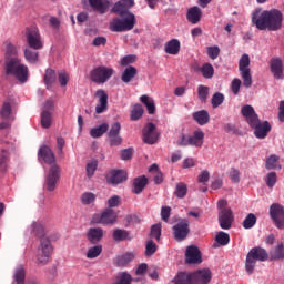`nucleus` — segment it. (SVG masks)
<instances>
[{"mask_svg": "<svg viewBox=\"0 0 284 284\" xmlns=\"http://www.w3.org/2000/svg\"><path fill=\"white\" fill-rule=\"evenodd\" d=\"M135 254L132 252L125 253L123 255H120L116 260V263L120 267H124V265H128L131 261H134Z\"/></svg>", "mask_w": 284, "mask_h": 284, "instance_id": "obj_40", "label": "nucleus"}, {"mask_svg": "<svg viewBox=\"0 0 284 284\" xmlns=\"http://www.w3.org/2000/svg\"><path fill=\"white\" fill-rule=\"evenodd\" d=\"M207 57L214 61V59H219V54H221V49L219 45L207 47L206 48Z\"/></svg>", "mask_w": 284, "mask_h": 284, "instance_id": "obj_58", "label": "nucleus"}, {"mask_svg": "<svg viewBox=\"0 0 284 284\" xmlns=\"http://www.w3.org/2000/svg\"><path fill=\"white\" fill-rule=\"evenodd\" d=\"M189 139H190V145H193V148H203L205 133L203 132V130L197 129L193 132L192 135H189Z\"/></svg>", "mask_w": 284, "mask_h": 284, "instance_id": "obj_25", "label": "nucleus"}, {"mask_svg": "<svg viewBox=\"0 0 284 284\" xmlns=\"http://www.w3.org/2000/svg\"><path fill=\"white\" fill-rule=\"evenodd\" d=\"M248 254L252 255V257L254 260L261 261V262L267 261V258H268L267 251H265V248L258 247V246L251 248Z\"/></svg>", "mask_w": 284, "mask_h": 284, "instance_id": "obj_28", "label": "nucleus"}, {"mask_svg": "<svg viewBox=\"0 0 284 284\" xmlns=\"http://www.w3.org/2000/svg\"><path fill=\"white\" fill-rule=\"evenodd\" d=\"M159 139V133L156 132V125L154 123H148L143 129V141L149 145H154Z\"/></svg>", "mask_w": 284, "mask_h": 284, "instance_id": "obj_16", "label": "nucleus"}, {"mask_svg": "<svg viewBox=\"0 0 284 284\" xmlns=\"http://www.w3.org/2000/svg\"><path fill=\"white\" fill-rule=\"evenodd\" d=\"M229 179L232 183H241V171L236 168H231L229 171Z\"/></svg>", "mask_w": 284, "mask_h": 284, "instance_id": "obj_54", "label": "nucleus"}, {"mask_svg": "<svg viewBox=\"0 0 284 284\" xmlns=\"http://www.w3.org/2000/svg\"><path fill=\"white\" fill-rule=\"evenodd\" d=\"M201 17H203V11L199 7H193L187 10L186 19L193 26H196L199 21H201Z\"/></svg>", "mask_w": 284, "mask_h": 284, "instance_id": "obj_27", "label": "nucleus"}, {"mask_svg": "<svg viewBox=\"0 0 284 284\" xmlns=\"http://www.w3.org/2000/svg\"><path fill=\"white\" fill-rule=\"evenodd\" d=\"M140 101L145 105L149 114L156 112V104H154V99L150 98V95H141Z\"/></svg>", "mask_w": 284, "mask_h": 284, "instance_id": "obj_35", "label": "nucleus"}, {"mask_svg": "<svg viewBox=\"0 0 284 284\" xmlns=\"http://www.w3.org/2000/svg\"><path fill=\"white\" fill-rule=\"evenodd\" d=\"M102 252H103L102 245L92 246L87 252V258H98V256H101Z\"/></svg>", "mask_w": 284, "mask_h": 284, "instance_id": "obj_46", "label": "nucleus"}, {"mask_svg": "<svg viewBox=\"0 0 284 284\" xmlns=\"http://www.w3.org/2000/svg\"><path fill=\"white\" fill-rule=\"evenodd\" d=\"M164 52L172 55L179 54L181 52V41L179 39H171L164 44Z\"/></svg>", "mask_w": 284, "mask_h": 284, "instance_id": "obj_26", "label": "nucleus"}, {"mask_svg": "<svg viewBox=\"0 0 284 284\" xmlns=\"http://www.w3.org/2000/svg\"><path fill=\"white\" fill-rule=\"evenodd\" d=\"M110 125L108 123H102L97 128L90 130V136L92 139H100L105 132H108Z\"/></svg>", "mask_w": 284, "mask_h": 284, "instance_id": "obj_34", "label": "nucleus"}, {"mask_svg": "<svg viewBox=\"0 0 284 284\" xmlns=\"http://www.w3.org/2000/svg\"><path fill=\"white\" fill-rule=\"evenodd\" d=\"M271 261H283L284 245L278 243L272 251H270Z\"/></svg>", "mask_w": 284, "mask_h": 284, "instance_id": "obj_33", "label": "nucleus"}, {"mask_svg": "<svg viewBox=\"0 0 284 284\" xmlns=\"http://www.w3.org/2000/svg\"><path fill=\"white\" fill-rule=\"evenodd\" d=\"M277 176L275 172H270L265 178L267 187H274L276 185Z\"/></svg>", "mask_w": 284, "mask_h": 284, "instance_id": "obj_61", "label": "nucleus"}, {"mask_svg": "<svg viewBox=\"0 0 284 284\" xmlns=\"http://www.w3.org/2000/svg\"><path fill=\"white\" fill-rule=\"evenodd\" d=\"M108 139L111 148L121 145L123 143V138H121V135H108Z\"/></svg>", "mask_w": 284, "mask_h": 284, "instance_id": "obj_63", "label": "nucleus"}, {"mask_svg": "<svg viewBox=\"0 0 284 284\" xmlns=\"http://www.w3.org/2000/svg\"><path fill=\"white\" fill-rule=\"evenodd\" d=\"M253 123L254 124H250V128L255 130L254 135L256 139H265L272 131V124H270L267 121L261 122V120L257 118Z\"/></svg>", "mask_w": 284, "mask_h": 284, "instance_id": "obj_11", "label": "nucleus"}, {"mask_svg": "<svg viewBox=\"0 0 284 284\" xmlns=\"http://www.w3.org/2000/svg\"><path fill=\"white\" fill-rule=\"evenodd\" d=\"M57 81V72L52 69H47L44 74V83L47 88H52V83Z\"/></svg>", "mask_w": 284, "mask_h": 284, "instance_id": "obj_41", "label": "nucleus"}, {"mask_svg": "<svg viewBox=\"0 0 284 284\" xmlns=\"http://www.w3.org/2000/svg\"><path fill=\"white\" fill-rule=\"evenodd\" d=\"M175 284H194L192 273L181 272L174 278Z\"/></svg>", "mask_w": 284, "mask_h": 284, "instance_id": "obj_31", "label": "nucleus"}, {"mask_svg": "<svg viewBox=\"0 0 284 284\" xmlns=\"http://www.w3.org/2000/svg\"><path fill=\"white\" fill-rule=\"evenodd\" d=\"M14 278L18 284H23L26 281V270L19 267L14 273Z\"/></svg>", "mask_w": 284, "mask_h": 284, "instance_id": "obj_60", "label": "nucleus"}, {"mask_svg": "<svg viewBox=\"0 0 284 284\" xmlns=\"http://www.w3.org/2000/svg\"><path fill=\"white\" fill-rule=\"evenodd\" d=\"M128 180V172L123 170H113L108 173L106 181L111 183V185H119V183H123V181Z\"/></svg>", "mask_w": 284, "mask_h": 284, "instance_id": "obj_19", "label": "nucleus"}, {"mask_svg": "<svg viewBox=\"0 0 284 284\" xmlns=\"http://www.w3.org/2000/svg\"><path fill=\"white\" fill-rule=\"evenodd\" d=\"M119 219V215L112 209H105L102 213H95L92 216L91 223L101 225H114Z\"/></svg>", "mask_w": 284, "mask_h": 284, "instance_id": "obj_8", "label": "nucleus"}, {"mask_svg": "<svg viewBox=\"0 0 284 284\" xmlns=\"http://www.w3.org/2000/svg\"><path fill=\"white\" fill-rule=\"evenodd\" d=\"M187 194V185L185 183H179L175 189V196L178 199H184Z\"/></svg>", "mask_w": 284, "mask_h": 284, "instance_id": "obj_55", "label": "nucleus"}, {"mask_svg": "<svg viewBox=\"0 0 284 284\" xmlns=\"http://www.w3.org/2000/svg\"><path fill=\"white\" fill-rule=\"evenodd\" d=\"M185 263H187V265H199L200 263H203L201 251L195 245L187 246L185 252Z\"/></svg>", "mask_w": 284, "mask_h": 284, "instance_id": "obj_14", "label": "nucleus"}, {"mask_svg": "<svg viewBox=\"0 0 284 284\" xmlns=\"http://www.w3.org/2000/svg\"><path fill=\"white\" fill-rule=\"evenodd\" d=\"M134 26H136V17L134 16V13H128V16L122 17V19H113L110 22L109 28L111 32H128L130 30H133Z\"/></svg>", "mask_w": 284, "mask_h": 284, "instance_id": "obj_3", "label": "nucleus"}, {"mask_svg": "<svg viewBox=\"0 0 284 284\" xmlns=\"http://www.w3.org/2000/svg\"><path fill=\"white\" fill-rule=\"evenodd\" d=\"M200 71L204 79H212V77H214V67L210 63H204Z\"/></svg>", "mask_w": 284, "mask_h": 284, "instance_id": "obj_44", "label": "nucleus"}, {"mask_svg": "<svg viewBox=\"0 0 284 284\" xmlns=\"http://www.w3.org/2000/svg\"><path fill=\"white\" fill-rule=\"evenodd\" d=\"M95 97L98 99V104L95 106L97 114H103L105 110H108V93L105 90L99 89L95 92Z\"/></svg>", "mask_w": 284, "mask_h": 284, "instance_id": "obj_20", "label": "nucleus"}, {"mask_svg": "<svg viewBox=\"0 0 284 284\" xmlns=\"http://www.w3.org/2000/svg\"><path fill=\"white\" fill-rule=\"evenodd\" d=\"M41 125L45 130H48V128H50V125H52V113H50V111H42Z\"/></svg>", "mask_w": 284, "mask_h": 284, "instance_id": "obj_47", "label": "nucleus"}, {"mask_svg": "<svg viewBox=\"0 0 284 284\" xmlns=\"http://www.w3.org/2000/svg\"><path fill=\"white\" fill-rule=\"evenodd\" d=\"M31 231L36 236H45V227L43 226V223L41 222H33L31 225Z\"/></svg>", "mask_w": 284, "mask_h": 284, "instance_id": "obj_43", "label": "nucleus"}, {"mask_svg": "<svg viewBox=\"0 0 284 284\" xmlns=\"http://www.w3.org/2000/svg\"><path fill=\"white\" fill-rule=\"evenodd\" d=\"M271 73L273 74V78L276 79L277 81H283L284 79V73H283V59L275 57L272 58L268 62Z\"/></svg>", "mask_w": 284, "mask_h": 284, "instance_id": "obj_12", "label": "nucleus"}, {"mask_svg": "<svg viewBox=\"0 0 284 284\" xmlns=\"http://www.w3.org/2000/svg\"><path fill=\"white\" fill-rule=\"evenodd\" d=\"M250 54L244 53L239 60V71L243 81L244 88H252V70L250 69Z\"/></svg>", "mask_w": 284, "mask_h": 284, "instance_id": "obj_7", "label": "nucleus"}, {"mask_svg": "<svg viewBox=\"0 0 284 284\" xmlns=\"http://www.w3.org/2000/svg\"><path fill=\"white\" fill-rule=\"evenodd\" d=\"M145 185H148V178H145V175L134 179L133 193L141 194V192H143V190H145Z\"/></svg>", "mask_w": 284, "mask_h": 284, "instance_id": "obj_30", "label": "nucleus"}, {"mask_svg": "<svg viewBox=\"0 0 284 284\" xmlns=\"http://www.w3.org/2000/svg\"><path fill=\"white\" fill-rule=\"evenodd\" d=\"M135 77H136V68L129 67L122 73V81L123 83H130V81H132V79H134Z\"/></svg>", "mask_w": 284, "mask_h": 284, "instance_id": "obj_39", "label": "nucleus"}, {"mask_svg": "<svg viewBox=\"0 0 284 284\" xmlns=\"http://www.w3.org/2000/svg\"><path fill=\"white\" fill-rule=\"evenodd\" d=\"M24 59L28 63H38L39 62V51H34L30 48L24 49Z\"/></svg>", "mask_w": 284, "mask_h": 284, "instance_id": "obj_36", "label": "nucleus"}, {"mask_svg": "<svg viewBox=\"0 0 284 284\" xmlns=\"http://www.w3.org/2000/svg\"><path fill=\"white\" fill-rule=\"evenodd\" d=\"M255 267H256V260H254V257L250 255V253H247L246 262H245V271L248 274H253Z\"/></svg>", "mask_w": 284, "mask_h": 284, "instance_id": "obj_50", "label": "nucleus"}, {"mask_svg": "<svg viewBox=\"0 0 284 284\" xmlns=\"http://www.w3.org/2000/svg\"><path fill=\"white\" fill-rule=\"evenodd\" d=\"M278 155L272 154L266 159L265 168L266 170H281V165H278Z\"/></svg>", "mask_w": 284, "mask_h": 284, "instance_id": "obj_38", "label": "nucleus"}, {"mask_svg": "<svg viewBox=\"0 0 284 284\" xmlns=\"http://www.w3.org/2000/svg\"><path fill=\"white\" fill-rule=\"evenodd\" d=\"M223 101H225V95L221 92H216L213 94L211 103L212 108L216 109L220 105H223Z\"/></svg>", "mask_w": 284, "mask_h": 284, "instance_id": "obj_52", "label": "nucleus"}, {"mask_svg": "<svg viewBox=\"0 0 284 284\" xmlns=\"http://www.w3.org/2000/svg\"><path fill=\"white\" fill-rule=\"evenodd\" d=\"M26 39L31 50H42L43 39L41 38V33H39V28L37 27L27 28Z\"/></svg>", "mask_w": 284, "mask_h": 284, "instance_id": "obj_9", "label": "nucleus"}, {"mask_svg": "<svg viewBox=\"0 0 284 284\" xmlns=\"http://www.w3.org/2000/svg\"><path fill=\"white\" fill-rule=\"evenodd\" d=\"M254 225H256V215L250 213L243 221V229L252 230Z\"/></svg>", "mask_w": 284, "mask_h": 284, "instance_id": "obj_51", "label": "nucleus"}, {"mask_svg": "<svg viewBox=\"0 0 284 284\" xmlns=\"http://www.w3.org/2000/svg\"><path fill=\"white\" fill-rule=\"evenodd\" d=\"M156 243L154 241L149 240L145 245V256H153V254H156Z\"/></svg>", "mask_w": 284, "mask_h": 284, "instance_id": "obj_56", "label": "nucleus"}, {"mask_svg": "<svg viewBox=\"0 0 284 284\" xmlns=\"http://www.w3.org/2000/svg\"><path fill=\"white\" fill-rule=\"evenodd\" d=\"M60 180L61 166H59L58 164H52L44 178V190H47V192H54V190H57V185H59Z\"/></svg>", "mask_w": 284, "mask_h": 284, "instance_id": "obj_4", "label": "nucleus"}, {"mask_svg": "<svg viewBox=\"0 0 284 284\" xmlns=\"http://www.w3.org/2000/svg\"><path fill=\"white\" fill-rule=\"evenodd\" d=\"M113 239L118 242L121 241H130L132 237H130V232L123 229H115L113 231Z\"/></svg>", "mask_w": 284, "mask_h": 284, "instance_id": "obj_37", "label": "nucleus"}, {"mask_svg": "<svg viewBox=\"0 0 284 284\" xmlns=\"http://www.w3.org/2000/svg\"><path fill=\"white\" fill-rule=\"evenodd\" d=\"M132 283V275L126 272L119 273L115 277L114 284H131Z\"/></svg>", "mask_w": 284, "mask_h": 284, "instance_id": "obj_45", "label": "nucleus"}, {"mask_svg": "<svg viewBox=\"0 0 284 284\" xmlns=\"http://www.w3.org/2000/svg\"><path fill=\"white\" fill-rule=\"evenodd\" d=\"M252 23L257 30L277 32L283 28V12L278 9H257L252 13Z\"/></svg>", "mask_w": 284, "mask_h": 284, "instance_id": "obj_2", "label": "nucleus"}, {"mask_svg": "<svg viewBox=\"0 0 284 284\" xmlns=\"http://www.w3.org/2000/svg\"><path fill=\"white\" fill-rule=\"evenodd\" d=\"M10 114H12V104L4 102L0 110V116H2V119H10Z\"/></svg>", "mask_w": 284, "mask_h": 284, "instance_id": "obj_53", "label": "nucleus"}, {"mask_svg": "<svg viewBox=\"0 0 284 284\" xmlns=\"http://www.w3.org/2000/svg\"><path fill=\"white\" fill-rule=\"evenodd\" d=\"M192 275L193 284H210L212 281V271L210 268L197 270Z\"/></svg>", "mask_w": 284, "mask_h": 284, "instance_id": "obj_17", "label": "nucleus"}, {"mask_svg": "<svg viewBox=\"0 0 284 284\" xmlns=\"http://www.w3.org/2000/svg\"><path fill=\"white\" fill-rule=\"evenodd\" d=\"M114 75V69L105 65H100L94 68L90 72V79L93 83H98L99 85H102L103 83H108L110 79Z\"/></svg>", "mask_w": 284, "mask_h": 284, "instance_id": "obj_5", "label": "nucleus"}, {"mask_svg": "<svg viewBox=\"0 0 284 284\" xmlns=\"http://www.w3.org/2000/svg\"><path fill=\"white\" fill-rule=\"evenodd\" d=\"M242 115L245 116L248 125H254L255 121H257L258 115L254 111V106L246 104L241 109Z\"/></svg>", "mask_w": 284, "mask_h": 284, "instance_id": "obj_22", "label": "nucleus"}, {"mask_svg": "<svg viewBox=\"0 0 284 284\" xmlns=\"http://www.w3.org/2000/svg\"><path fill=\"white\" fill-rule=\"evenodd\" d=\"M270 216L271 220L273 221L275 227L277 230H283L284 227V207L283 205L278 203H273L270 206Z\"/></svg>", "mask_w": 284, "mask_h": 284, "instance_id": "obj_10", "label": "nucleus"}, {"mask_svg": "<svg viewBox=\"0 0 284 284\" xmlns=\"http://www.w3.org/2000/svg\"><path fill=\"white\" fill-rule=\"evenodd\" d=\"M80 201L82 205H92V203L97 201V195L92 192H84L82 193Z\"/></svg>", "mask_w": 284, "mask_h": 284, "instance_id": "obj_42", "label": "nucleus"}, {"mask_svg": "<svg viewBox=\"0 0 284 284\" xmlns=\"http://www.w3.org/2000/svg\"><path fill=\"white\" fill-rule=\"evenodd\" d=\"M4 52V72L7 77H14L20 83H26L30 71L28 65L21 63L19 55V47L12 41L7 40L3 42Z\"/></svg>", "mask_w": 284, "mask_h": 284, "instance_id": "obj_1", "label": "nucleus"}, {"mask_svg": "<svg viewBox=\"0 0 284 284\" xmlns=\"http://www.w3.org/2000/svg\"><path fill=\"white\" fill-rule=\"evenodd\" d=\"M10 161V153L6 150H2L0 155V168L1 170H6L8 168V163Z\"/></svg>", "mask_w": 284, "mask_h": 284, "instance_id": "obj_59", "label": "nucleus"}, {"mask_svg": "<svg viewBox=\"0 0 284 284\" xmlns=\"http://www.w3.org/2000/svg\"><path fill=\"white\" fill-rule=\"evenodd\" d=\"M241 79L235 78L232 80L231 82V90L233 92V94H239V92H241Z\"/></svg>", "mask_w": 284, "mask_h": 284, "instance_id": "obj_64", "label": "nucleus"}, {"mask_svg": "<svg viewBox=\"0 0 284 284\" xmlns=\"http://www.w3.org/2000/svg\"><path fill=\"white\" fill-rule=\"evenodd\" d=\"M38 156L39 159H42L44 163H48V165H57V158L54 156V152H52V149H50L48 145L40 148Z\"/></svg>", "mask_w": 284, "mask_h": 284, "instance_id": "obj_21", "label": "nucleus"}, {"mask_svg": "<svg viewBox=\"0 0 284 284\" xmlns=\"http://www.w3.org/2000/svg\"><path fill=\"white\" fill-rule=\"evenodd\" d=\"M53 251L50 240L48 237H42L37 252V263L39 265H48Z\"/></svg>", "mask_w": 284, "mask_h": 284, "instance_id": "obj_6", "label": "nucleus"}, {"mask_svg": "<svg viewBox=\"0 0 284 284\" xmlns=\"http://www.w3.org/2000/svg\"><path fill=\"white\" fill-rule=\"evenodd\" d=\"M173 232L176 241H183L187 239V234H190V223L186 220H183L173 226Z\"/></svg>", "mask_w": 284, "mask_h": 284, "instance_id": "obj_18", "label": "nucleus"}, {"mask_svg": "<svg viewBox=\"0 0 284 284\" xmlns=\"http://www.w3.org/2000/svg\"><path fill=\"white\" fill-rule=\"evenodd\" d=\"M143 105L135 104L131 111V121H139L143 116Z\"/></svg>", "mask_w": 284, "mask_h": 284, "instance_id": "obj_49", "label": "nucleus"}, {"mask_svg": "<svg viewBox=\"0 0 284 284\" xmlns=\"http://www.w3.org/2000/svg\"><path fill=\"white\" fill-rule=\"evenodd\" d=\"M197 97L202 102L207 101V97H210V88L206 85L200 84L197 87Z\"/></svg>", "mask_w": 284, "mask_h": 284, "instance_id": "obj_48", "label": "nucleus"}, {"mask_svg": "<svg viewBox=\"0 0 284 284\" xmlns=\"http://www.w3.org/2000/svg\"><path fill=\"white\" fill-rule=\"evenodd\" d=\"M133 6L134 0H120L113 6L111 12L119 14V17H128V14H132V12H130V8Z\"/></svg>", "mask_w": 284, "mask_h": 284, "instance_id": "obj_13", "label": "nucleus"}, {"mask_svg": "<svg viewBox=\"0 0 284 284\" xmlns=\"http://www.w3.org/2000/svg\"><path fill=\"white\" fill-rule=\"evenodd\" d=\"M219 223L222 230H230L232 223H234V215L232 214V209H223L219 213Z\"/></svg>", "mask_w": 284, "mask_h": 284, "instance_id": "obj_15", "label": "nucleus"}, {"mask_svg": "<svg viewBox=\"0 0 284 284\" xmlns=\"http://www.w3.org/2000/svg\"><path fill=\"white\" fill-rule=\"evenodd\" d=\"M230 243V234L220 231L216 235H215V243L213 244V247H221V246H225Z\"/></svg>", "mask_w": 284, "mask_h": 284, "instance_id": "obj_32", "label": "nucleus"}, {"mask_svg": "<svg viewBox=\"0 0 284 284\" xmlns=\"http://www.w3.org/2000/svg\"><path fill=\"white\" fill-rule=\"evenodd\" d=\"M87 239L92 245H97L103 239V229L101 227H91L87 232Z\"/></svg>", "mask_w": 284, "mask_h": 284, "instance_id": "obj_23", "label": "nucleus"}, {"mask_svg": "<svg viewBox=\"0 0 284 284\" xmlns=\"http://www.w3.org/2000/svg\"><path fill=\"white\" fill-rule=\"evenodd\" d=\"M89 4L95 12H99V14H105L108 8H110V0H89Z\"/></svg>", "mask_w": 284, "mask_h": 284, "instance_id": "obj_24", "label": "nucleus"}, {"mask_svg": "<svg viewBox=\"0 0 284 284\" xmlns=\"http://www.w3.org/2000/svg\"><path fill=\"white\" fill-rule=\"evenodd\" d=\"M97 168H99V162H97V160H92L88 162L87 175L89 176V179H91V176H94V172H97Z\"/></svg>", "mask_w": 284, "mask_h": 284, "instance_id": "obj_57", "label": "nucleus"}, {"mask_svg": "<svg viewBox=\"0 0 284 284\" xmlns=\"http://www.w3.org/2000/svg\"><path fill=\"white\" fill-rule=\"evenodd\" d=\"M193 119L199 125H207L210 123V113L206 110L196 111L193 113Z\"/></svg>", "mask_w": 284, "mask_h": 284, "instance_id": "obj_29", "label": "nucleus"}, {"mask_svg": "<svg viewBox=\"0 0 284 284\" xmlns=\"http://www.w3.org/2000/svg\"><path fill=\"white\" fill-rule=\"evenodd\" d=\"M151 236L155 239V241H161V223L154 224L151 227Z\"/></svg>", "mask_w": 284, "mask_h": 284, "instance_id": "obj_62", "label": "nucleus"}]
</instances>
